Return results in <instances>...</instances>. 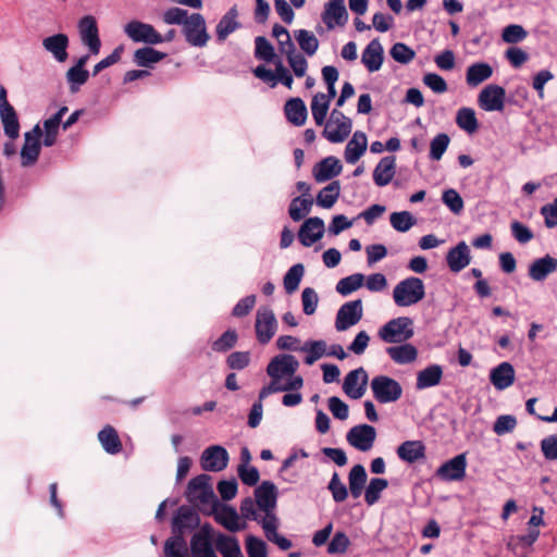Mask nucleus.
Returning <instances> with one entry per match:
<instances>
[{
  "label": "nucleus",
  "mask_w": 557,
  "mask_h": 557,
  "mask_svg": "<svg viewBox=\"0 0 557 557\" xmlns=\"http://www.w3.org/2000/svg\"><path fill=\"white\" fill-rule=\"evenodd\" d=\"M391 57L398 63L407 64L411 62L416 52L409 48L406 44L396 42L389 50Z\"/></svg>",
  "instance_id": "nucleus-61"
},
{
  "label": "nucleus",
  "mask_w": 557,
  "mask_h": 557,
  "mask_svg": "<svg viewBox=\"0 0 557 557\" xmlns=\"http://www.w3.org/2000/svg\"><path fill=\"white\" fill-rule=\"evenodd\" d=\"M324 234V222L321 218L307 219L299 228L298 239L305 247L312 246Z\"/></svg>",
  "instance_id": "nucleus-20"
},
{
  "label": "nucleus",
  "mask_w": 557,
  "mask_h": 557,
  "mask_svg": "<svg viewBox=\"0 0 557 557\" xmlns=\"http://www.w3.org/2000/svg\"><path fill=\"white\" fill-rule=\"evenodd\" d=\"M256 336L260 344H268L275 335L277 321L270 307H260L256 314Z\"/></svg>",
  "instance_id": "nucleus-9"
},
{
  "label": "nucleus",
  "mask_w": 557,
  "mask_h": 557,
  "mask_svg": "<svg viewBox=\"0 0 557 557\" xmlns=\"http://www.w3.org/2000/svg\"><path fill=\"white\" fill-rule=\"evenodd\" d=\"M246 550L249 557H267L265 542L253 535L246 537Z\"/></svg>",
  "instance_id": "nucleus-64"
},
{
  "label": "nucleus",
  "mask_w": 557,
  "mask_h": 557,
  "mask_svg": "<svg viewBox=\"0 0 557 557\" xmlns=\"http://www.w3.org/2000/svg\"><path fill=\"white\" fill-rule=\"evenodd\" d=\"M238 339V335L235 330H227L212 344V349L216 352H225L232 349Z\"/></svg>",
  "instance_id": "nucleus-59"
},
{
  "label": "nucleus",
  "mask_w": 557,
  "mask_h": 557,
  "mask_svg": "<svg viewBox=\"0 0 557 557\" xmlns=\"http://www.w3.org/2000/svg\"><path fill=\"white\" fill-rule=\"evenodd\" d=\"M391 225L398 232H407L414 224L416 219L409 211L393 212L389 216Z\"/></svg>",
  "instance_id": "nucleus-54"
},
{
  "label": "nucleus",
  "mask_w": 557,
  "mask_h": 557,
  "mask_svg": "<svg viewBox=\"0 0 557 557\" xmlns=\"http://www.w3.org/2000/svg\"><path fill=\"white\" fill-rule=\"evenodd\" d=\"M466 454H459L438 467L435 475L442 481H460L466 476Z\"/></svg>",
  "instance_id": "nucleus-17"
},
{
  "label": "nucleus",
  "mask_w": 557,
  "mask_h": 557,
  "mask_svg": "<svg viewBox=\"0 0 557 557\" xmlns=\"http://www.w3.org/2000/svg\"><path fill=\"white\" fill-rule=\"evenodd\" d=\"M368 374L363 368L350 371L344 380L343 389L352 399H359L366 392Z\"/></svg>",
  "instance_id": "nucleus-19"
},
{
  "label": "nucleus",
  "mask_w": 557,
  "mask_h": 557,
  "mask_svg": "<svg viewBox=\"0 0 557 557\" xmlns=\"http://www.w3.org/2000/svg\"><path fill=\"white\" fill-rule=\"evenodd\" d=\"M398 457L409 463H413L425 456V446L421 441H406L397 448Z\"/></svg>",
  "instance_id": "nucleus-34"
},
{
  "label": "nucleus",
  "mask_w": 557,
  "mask_h": 557,
  "mask_svg": "<svg viewBox=\"0 0 557 557\" xmlns=\"http://www.w3.org/2000/svg\"><path fill=\"white\" fill-rule=\"evenodd\" d=\"M386 352L391 359L398 364L411 363L418 357V350L411 344L387 347Z\"/></svg>",
  "instance_id": "nucleus-37"
},
{
  "label": "nucleus",
  "mask_w": 557,
  "mask_h": 557,
  "mask_svg": "<svg viewBox=\"0 0 557 557\" xmlns=\"http://www.w3.org/2000/svg\"><path fill=\"white\" fill-rule=\"evenodd\" d=\"M368 475L362 465H355L348 474L349 492L354 498H359L364 490Z\"/></svg>",
  "instance_id": "nucleus-39"
},
{
  "label": "nucleus",
  "mask_w": 557,
  "mask_h": 557,
  "mask_svg": "<svg viewBox=\"0 0 557 557\" xmlns=\"http://www.w3.org/2000/svg\"><path fill=\"white\" fill-rule=\"evenodd\" d=\"M124 33L135 42L147 45L161 44V34L151 25L140 21H131L124 26Z\"/></svg>",
  "instance_id": "nucleus-10"
},
{
  "label": "nucleus",
  "mask_w": 557,
  "mask_h": 557,
  "mask_svg": "<svg viewBox=\"0 0 557 557\" xmlns=\"http://www.w3.org/2000/svg\"><path fill=\"white\" fill-rule=\"evenodd\" d=\"M300 350L307 352V356L305 357V363L311 366L322 356L326 355V343L322 339L308 341L300 348Z\"/></svg>",
  "instance_id": "nucleus-49"
},
{
  "label": "nucleus",
  "mask_w": 557,
  "mask_h": 557,
  "mask_svg": "<svg viewBox=\"0 0 557 557\" xmlns=\"http://www.w3.org/2000/svg\"><path fill=\"white\" fill-rule=\"evenodd\" d=\"M295 38L298 41L300 49L308 55H313L319 48L318 38L307 29H299L295 32Z\"/></svg>",
  "instance_id": "nucleus-51"
},
{
  "label": "nucleus",
  "mask_w": 557,
  "mask_h": 557,
  "mask_svg": "<svg viewBox=\"0 0 557 557\" xmlns=\"http://www.w3.org/2000/svg\"><path fill=\"white\" fill-rule=\"evenodd\" d=\"M412 325L413 321L408 317L392 319L380 329L379 337L388 344L405 343L414 334Z\"/></svg>",
  "instance_id": "nucleus-3"
},
{
  "label": "nucleus",
  "mask_w": 557,
  "mask_h": 557,
  "mask_svg": "<svg viewBox=\"0 0 557 557\" xmlns=\"http://www.w3.org/2000/svg\"><path fill=\"white\" fill-rule=\"evenodd\" d=\"M557 270V259L549 255L535 259L529 267L528 274L535 282H543Z\"/></svg>",
  "instance_id": "nucleus-28"
},
{
  "label": "nucleus",
  "mask_w": 557,
  "mask_h": 557,
  "mask_svg": "<svg viewBox=\"0 0 557 557\" xmlns=\"http://www.w3.org/2000/svg\"><path fill=\"white\" fill-rule=\"evenodd\" d=\"M255 497L259 509L263 510L265 513H271L276 506L277 488L271 481H263L255 490Z\"/></svg>",
  "instance_id": "nucleus-21"
},
{
  "label": "nucleus",
  "mask_w": 557,
  "mask_h": 557,
  "mask_svg": "<svg viewBox=\"0 0 557 557\" xmlns=\"http://www.w3.org/2000/svg\"><path fill=\"white\" fill-rule=\"evenodd\" d=\"M199 517L193 508L188 506H181L172 521L173 534L184 535L185 529L197 528L199 525Z\"/></svg>",
  "instance_id": "nucleus-25"
},
{
  "label": "nucleus",
  "mask_w": 557,
  "mask_h": 557,
  "mask_svg": "<svg viewBox=\"0 0 557 557\" xmlns=\"http://www.w3.org/2000/svg\"><path fill=\"white\" fill-rule=\"evenodd\" d=\"M165 557H188L186 541L182 534H173L164 544Z\"/></svg>",
  "instance_id": "nucleus-46"
},
{
  "label": "nucleus",
  "mask_w": 557,
  "mask_h": 557,
  "mask_svg": "<svg viewBox=\"0 0 557 557\" xmlns=\"http://www.w3.org/2000/svg\"><path fill=\"white\" fill-rule=\"evenodd\" d=\"M384 50L377 38L371 40L364 48L361 62L371 73L376 72L381 69L384 60Z\"/></svg>",
  "instance_id": "nucleus-26"
},
{
  "label": "nucleus",
  "mask_w": 557,
  "mask_h": 557,
  "mask_svg": "<svg viewBox=\"0 0 557 557\" xmlns=\"http://www.w3.org/2000/svg\"><path fill=\"white\" fill-rule=\"evenodd\" d=\"M442 377V367L438 364H431L418 372L416 387L418 389H424L436 386L441 383Z\"/></svg>",
  "instance_id": "nucleus-35"
},
{
  "label": "nucleus",
  "mask_w": 557,
  "mask_h": 557,
  "mask_svg": "<svg viewBox=\"0 0 557 557\" xmlns=\"http://www.w3.org/2000/svg\"><path fill=\"white\" fill-rule=\"evenodd\" d=\"M363 314L362 300L356 299L345 302L337 311L335 327L337 331L343 332L356 325Z\"/></svg>",
  "instance_id": "nucleus-11"
},
{
  "label": "nucleus",
  "mask_w": 557,
  "mask_h": 557,
  "mask_svg": "<svg viewBox=\"0 0 557 557\" xmlns=\"http://www.w3.org/2000/svg\"><path fill=\"white\" fill-rule=\"evenodd\" d=\"M442 201L455 214H460L463 210V200L461 196L453 188L443 191Z\"/></svg>",
  "instance_id": "nucleus-62"
},
{
  "label": "nucleus",
  "mask_w": 557,
  "mask_h": 557,
  "mask_svg": "<svg viewBox=\"0 0 557 557\" xmlns=\"http://www.w3.org/2000/svg\"><path fill=\"white\" fill-rule=\"evenodd\" d=\"M388 486L386 479L373 478L364 491V500L369 506L374 505L379 499L382 491Z\"/></svg>",
  "instance_id": "nucleus-53"
},
{
  "label": "nucleus",
  "mask_w": 557,
  "mask_h": 557,
  "mask_svg": "<svg viewBox=\"0 0 557 557\" xmlns=\"http://www.w3.org/2000/svg\"><path fill=\"white\" fill-rule=\"evenodd\" d=\"M228 459V453L224 447L213 445L203 450L200 463L205 471L219 472L227 467Z\"/></svg>",
  "instance_id": "nucleus-14"
},
{
  "label": "nucleus",
  "mask_w": 557,
  "mask_h": 557,
  "mask_svg": "<svg viewBox=\"0 0 557 557\" xmlns=\"http://www.w3.org/2000/svg\"><path fill=\"white\" fill-rule=\"evenodd\" d=\"M214 519L230 532H237L245 528V524L238 523L237 511L227 505H224L219 512H215Z\"/></svg>",
  "instance_id": "nucleus-40"
},
{
  "label": "nucleus",
  "mask_w": 557,
  "mask_h": 557,
  "mask_svg": "<svg viewBox=\"0 0 557 557\" xmlns=\"http://www.w3.org/2000/svg\"><path fill=\"white\" fill-rule=\"evenodd\" d=\"M371 391L380 404L395 403L403 396L398 381L386 375H376L371 381Z\"/></svg>",
  "instance_id": "nucleus-4"
},
{
  "label": "nucleus",
  "mask_w": 557,
  "mask_h": 557,
  "mask_svg": "<svg viewBox=\"0 0 557 557\" xmlns=\"http://www.w3.org/2000/svg\"><path fill=\"white\" fill-rule=\"evenodd\" d=\"M456 123L461 129L468 132L469 134L476 132L479 128L475 112L471 108L459 109L456 115Z\"/></svg>",
  "instance_id": "nucleus-48"
},
{
  "label": "nucleus",
  "mask_w": 557,
  "mask_h": 557,
  "mask_svg": "<svg viewBox=\"0 0 557 557\" xmlns=\"http://www.w3.org/2000/svg\"><path fill=\"white\" fill-rule=\"evenodd\" d=\"M238 10L233 5L220 20L215 27L216 38L220 42L224 41L232 33L240 27L237 21Z\"/></svg>",
  "instance_id": "nucleus-31"
},
{
  "label": "nucleus",
  "mask_w": 557,
  "mask_h": 557,
  "mask_svg": "<svg viewBox=\"0 0 557 557\" xmlns=\"http://www.w3.org/2000/svg\"><path fill=\"white\" fill-rule=\"evenodd\" d=\"M376 438L375 428L370 424L352 426L346 434V440L356 449L368 451L372 448Z\"/></svg>",
  "instance_id": "nucleus-12"
},
{
  "label": "nucleus",
  "mask_w": 557,
  "mask_h": 557,
  "mask_svg": "<svg viewBox=\"0 0 557 557\" xmlns=\"http://www.w3.org/2000/svg\"><path fill=\"white\" fill-rule=\"evenodd\" d=\"M342 169L341 161L336 157L330 156L314 165L312 174L318 183H323L339 175Z\"/></svg>",
  "instance_id": "nucleus-22"
},
{
  "label": "nucleus",
  "mask_w": 557,
  "mask_h": 557,
  "mask_svg": "<svg viewBox=\"0 0 557 557\" xmlns=\"http://www.w3.org/2000/svg\"><path fill=\"white\" fill-rule=\"evenodd\" d=\"M98 440L108 454L116 455L122 450V442L116 430L112 425H106L98 433Z\"/></svg>",
  "instance_id": "nucleus-36"
},
{
  "label": "nucleus",
  "mask_w": 557,
  "mask_h": 557,
  "mask_svg": "<svg viewBox=\"0 0 557 557\" xmlns=\"http://www.w3.org/2000/svg\"><path fill=\"white\" fill-rule=\"evenodd\" d=\"M89 78V72L85 69L70 67L66 72V79L70 84L71 92H77L79 87Z\"/></svg>",
  "instance_id": "nucleus-56"
},
{
  "label": "nucleus",
  "mask_w": 557,
  "mask_h": 557,
  "mask_svg": "<svg viewBox=\"0 0 557 557\" xmlns=\"http://www.w3.org/2000/svg\"><path fill=\"white\" fill-rule=\"evenodd\" d=\"M182 33L187 44L193 47H205L210 39L206 20L200 13H191L189 15L188 21L184 23Z\"/></svg>",
  "instance_id": "nucleus-5"
},
{
  "label": "nucleus",
  "mask_w": 557,
  "mask_h": 557,
  "mask_svg": "<svg viewBox=\"0 0 557 557\" xmlns=\"http://www.w3.org/2000/svg\"><path fill=\"white\" fill-rule=\"evenodd\" d=\"M341 195V184L338 181H333L327 186L322 188L317 195V205L324 208H332Z\"/></svg>",
  "instance_id": "nucleus-44"
},
{
  "label": "nucleus",
  "mask_w": 557,
  "mask_h": 557,
  "mask_svg": "<svg viewBox=\"0 0 557 557\" xmlns=\"http://www.w3.org/2000/svg\"><path fill=\"white\" fill-rule=\"evenodd\" d=\"M61 122L58 117L50 116L44 121V140L42 144L46 147H51L57 143Z\"/></svg>",
  "instance_id": "nucleus-58"
},
{
  "label": "nucleus",
  "mask_w": 557,
  "mask_h": 557,
  "mask_svg": "<svg viewBox=\"0 0 557 557\" xmlns=\"http://www.w3.org/2000/svg\"><path fill=\"white\" fill-rule=\"evenodd\" d=\"M313 200L311 198L296 197L292 200L288 214L295 222L302 220L311 210Z\"/></svg>",
  "instance_id": "nucleus-47"
},
{
  "label": "nucleus",
  "mask_w": 557,
  "mask_h": 557,
  "mask_svg": "<svg viewBox=\"0 0 557 557\" xmlns=\"http://www.w3.org/2000/svg\"><path fill=\"white\" fill-rule=\"evenodd\" d=\"M298 367L299 362L295 356L283 354L271 359L267 367V373L271 379H282L294 375Z\"/></svg>",
  "instance_id": "nucleus-16"
},
{
  "label": "nucleus",
  "mask_w": 557,
  "mask_h": 557,
  "mask_svg": "<svg viewBox=\"0 0 557 557\" xmlns=\"http://www.w3.org/2000/svg\"><path fill=\"white\" fill-rule=\"evenodd\" d=\"M274 34H283L285 41L281 42V53L286 54L287 61L297 77H302L306 74L308 63L305 57L296 52V47L290 39L288 30L281 24H274Z\"/></svg>",
  "instance_id": "nucleus-6"
},
{
  "label": "nucleus",
  "mask_w": 557,
  "mask_h": 557,
  "mask_svg": "<svg viewBox=\"0 0 557 557\" xmlns=\"http://www.w3.org/2000/svg\"><path fill=\"white\" fill-rule=\"evenodd\" d=\"M256 49H255V55L259 60H263L265 62H272L275 52L273 46L269 42V40L265 37L258 36L255 40Z\"/></svg>",
  "instance_id": "nucleus-60"
},
{
  "label": "nucleus",
  "mask_w": 557,
  "mask_h": 557,
  "mask_svg": "<svg viewBox=\"0 0 557 557\" xmlns=\"http://www.w3.org/2000/svg\"><path fill=\"white\" fill-rule=\"evenodd\" d=\"M367 136L362 132H356L345 148V160L347 163L355 164L367 150Z\"/></svg>",
  "instance_id": "nucleus-32"
},
{
  "label": "nucleus",
  "mask_w": 557,
  "mask_h": 557,
  "mask_svg": "<svg viewBox=\"0 0 557 557\" xmlns=\"http://www.w3.org/2000/svg\"><path fill=\"white\" fill-rule=\"evenodd\" d=\"M305 268L301 263L294 264L285 274L283 283L287 294H292L298 289L300 281L304 276Z\"/></svg>",
  "instance_id": "nucleus-52"
},
{
  "label": "nucleus",
  "mask_w": 557,
  "mask_h": 557,
  "mask_svg": "<svg viewBox=\"0 0 557 557\" xmlns=\"http://www.w3.org/2000/svg\"><path fill=\"white\" fill-rule=\"evenodd\" d=\"M322 21L327 29L344 26L348 21V13L344 0H329L322 13Z\"/></svg>",
  "instance_id": "nucleus-18"
},
{
  "label": "nucleus",
  "mask_w": 557,
  "mask_h": 557,
  "mask_svg": "<svg viewBox=\"0 0 557 557\" xmlns=\"http://www.w3.org/2000/svg\"><path fill=\"white\" fill-rule=\"evenodd\" d=\"M424 296L423 281L414 276L400 281L393 290L394 301L399 307H408L418 304Z\"/></svg>",
  "instance_id": "nucleus-2"
},
{
  "label": "nucleus",
  "mask_w": 557,
  "mask_h": 557,
  "mask_svg": "<svg viewBox=\"0 0 557 557\" xmlns=\"http://www.w3.org/2000/svg\"><path fill=\"white\" fill-rule=\"evenodd\" d=\"M493 75V67L485 62H475L468 66L466 82L470 87H476Z\"/></svg>",
  "instance_id": "nucleus-33"
},
{
  "label": "nucleus",
  "mask_w": 557,
  "mask_h": 557,
  "mask_svg": "<svg viewBox=\"0 0 557 557\" xmlns=\"http://www.w3.org/2000/svg\"><path fill=\"white\" fill-rule=\"evenodd\" d=\"M327 490L331 492L335 503H343L348 497V488L342 482L339 474L337 472L333 473L329 482Z\"/></svg>",
  "instance_id": "nucleus-57"
},
{
  "label": "nucleus",
  "mask_w": 557,
  "mask_h": 557,
  "mask_svg": "<svg viewBox=\"0 0 557 557\" xmlns=\"http://www.w3.org/2000/svg\"><path fill=\"white\" fill-rule=\"evenodd\" d=\"M214 530L205 523L190 539L191 557H218L213 546Z\"/></svg>",
  "instance_id": "nucleus-8"
},
{
  "label": "nucleus",
  "mask_w": 557,
  "mask_h": 557,
  "mask_svg": "<svg viewBox=\"0 0 557 557\" xmlns=\"http://www.w3.org/2000/svg\"><path fill=\"white\" fill-rule=\"evenodd\" d=\"M0 120L3 125L4 134L12 140L20 136V122L17 113L13 107L0 110Z\"/></svg>",
  "instance_id": "nucleus-41"
},
{
  "label": "nucleus",
  "mask_w": 557,
  "mask_h": 557,
  "mask_svg": "<svg viewBox=\"0 0 557 557\" xmlns=\"http://www.w3.org/2000/svg\"><path fill=\"white\" fill-rule=\"evenodd\" d=\"M396 173V157L387 156L380 160L373 171V181L376 186L388 185Z\"/></svg>",
  "instance_id": "nucleus-29"
},
{
  "label": "nucleus",
  "mask_w": 557,
  "mask_h": 557,
  "mask_svg": "<svg viewBox=\"0 0 557 557\" xmlns=\"http://www.w3.org/2000/svg\"><path fill=\"white\" fill-rule=\"evenodd\" d=\"M215 547L223 557H244L236 537L219 533Z\"/></svg>",
  "instance_id": "nucleus-42"
},
{
  "label": "nucleus",
  "mask_w": 557,
  "mask_h": 557,
  "mask_svg": "<svg viewBox=\"0 0 557 557\" xmlns=\"http://www.w3.org/2000/svg\"><path fill=\"white\" fill-rule=\"evenodd\" d=\"M351 127V120L334 109L322 134L331 143H343L349 136Z\"/></svg>",
  "instance_id": "nucleus-7"
},
{
  "label": "nucleus",
  "mask_w": 557,
  "mask_h": 557,
  "mask_svg": "<svg viewBox=\"0 0 557 557\" xmlns=\"http://www.w3.org/2000/svg\"><path fill=\"white\" fill-rule=\"evenodd\" d=\"M350 546V540L345 532L337 531L332 537L327 553L329 554H345Z\"/></svg>",
  "instance_id": "nucleus-63"
},
{
  "label": "nucleus",
  "mask_w": 557,
  "mask_h": 557,
  "mask_svg": "<svg viewBox=\"0 0 557 557\" xmlns=\"http://www.w3.org/2000/svg\"><path fill=\"white\" fill-rule=\"evenodd\" d=\"M41 144L30 138L29 134L24 135V145L21 150V164L24 168L34 165L40 154Z\"/></svg>",
  "instance_id": "nucleus-38"
},
{
  "label": "nucleus",
  "mask_w": 557,
  "mask_h": 557,
  "mask_svg": "<svg viewBox=\"0 0 557 557\" xmlns=\"http://www.w3.org/2000/svg\"><path fill=\"white\" fill-rule=\"evenodd\" d=\"M505 89L495 84L485 86L479 94V106L485 111H503L505 106Z\"/></svg>",
  "instance_id": "nucleus-15"
},
{
  "label": "nucleus",
  "mask_w": 557,
  "mask_h": 557,
  "mask_svg": "<svg viewBox=\"0 0 557 557\" xmlns=\"http://www.w3.org/2000/svg\"><path fill=\"white\" fill-rule=\"evenodd\" d=\"M450 143V138L445 133L437 134L430 144V158L432 160H441Z\"/></svg>",
  "instance_id": "nucleus-55"
},
{
  "label": "nucleus",
  "mask_w": 557,
  "mask_h": 557,
  "mask_svg": "<svg viewBox=\"0 0 557 557\" xmlns=\"http://www.w3.org/2000/svg\"><path fill=\"white\" fill-rule=\"evenodd\" d=\"M166 57V53L160 52L152 47H143L135 50L133 61L141 67H150Z\"/></svg>",
  "instance_id": "nucleus-43"
},
{
  "label": "nucleus",
  "mask_w": 557,
  "mask_h": 557,
  "mask_svg": "<svg viewBox=\"0 0 557 557\" xmlns=\"http://www.w3.org/2000/svg\"><path fill=\"white\" fill-rule=\"evenodd\" d=\"M330 108V97L323 92H318L311 100V113L317 125L324 124Z\"/></svg>",
  "instance_id": "nucleus-45"
},
{
  "label": "nucleus",
  "mask_w": 557,
  "mask_h": 557,
  "mask_svg": "<svg viewBox=\"0 0 557 557\" xmlns=\"http://www.w3.org/2000/svg\"><path fill=\"white\" fill-rule=\"evenodd\" d=\"M516 379V372L511 363L504 361L490 372V381L498 391H504L511 386Z\"/></svg>",
  "instance_id": "nucleus-24"
},
{
  "label": "nucleus",
  "mask_w": 557,
  "mask_h": 557,
  "mask_svg": "<svg viewBox=\"0 0 557 557\" xmlns=\"http://www.w3.org/2000/svg\"><path fill=\"white\" fill-rule=\"evenodd\" d=\"M42 47L50 52L58 62H65L69 58V37L63 33L46 37L42 40Z\"/></svg>",
  "instance_id": "nucleus-27"
},
{
  "label": "nucleus",
  "mask_w": 557,
  "mask_h": 557,
  "mask_svg": "<svg viewBox=\"0 0 557 557\" xmlns=\"http://www.w3.org/2000/svg\"><path fill=\"white\" fill-rule=\"evenodd\" d=\"M286 120L295 125L302 126L308 116L307 107L301 98H290L284 106Z\"/></svg>",
  "instance_id": "nucleus-30"
},
{
  "label": "nucleus",
  "mask_w": 557,
  "mask_h": 557,
  "mask_svg": "<svg viewBox=\"0 0 557 557\" xmlns=\"http://www.w3.org/2000/svg\"><path fill=\"white\" fill-rule=\"evenodd\" d=\"M471 261L470 249L465 242L458 243L446 255V262L451 272L458 273L469 265Z\"/></svg>",
  "instance_id": "nucleus-23"
},
{
  "label": "nucleus",
  "mask_w": 557,
  "mask_h": 557,
  "mask_svg": "<svg viewBox=\"0 0 557 557\" xmlns=\"http://www.w3.org/2000/svg\"><path fill=\"white\" fill-rule=\"evenodd\" d=\"M209 481V475L199 474L189 481L186 491L188 500L208 515L216 511L219 506V500Z\"/></svg>",
  "instance_id": "nucleus-1"
},
{
  "label": "nucleus",
  "mask_w": 557,
  "mask_h": 557,
  "mask_svg": "<svg viewBox=\"0 0 557 557\" xmlns=\"http://www.w3.org/2000/svg\"><path fill=\"white\" fill-rule=\"evenodd\" d=\"M364 282V275L355 273L349 276L341 278L336 284V292L343 296H347L352 292L359 289Z\"/></svg>",
  "instance_id": "nucleus-50"
},
{
  "label": "nucleus",
  "mask_w": 557,
  "mask_h": 557,
  "mask_svg": "<svg viewBox=\"0 0 557 557\" xmlns=\"http://www.w3.org/2000/svg\"><path fill=\"white\" fill-rule=\"evenodd\" d=\"M82 42L88 47L90 54H98L101 47L97 21L91 15L82 17L78 22Z\"/></svg>",
  "instance_id": "nucleus-13"
}]
</instances>
